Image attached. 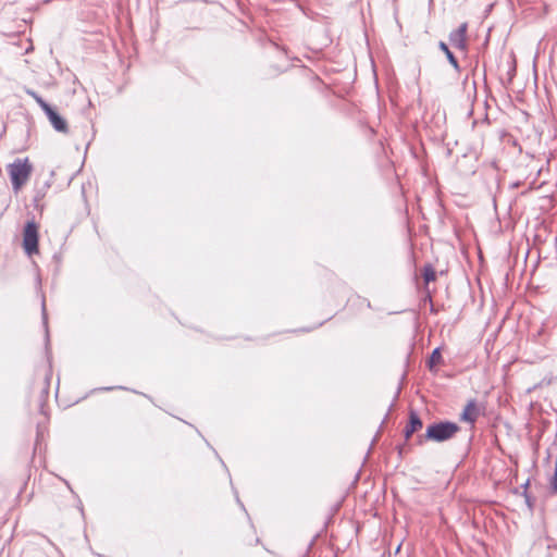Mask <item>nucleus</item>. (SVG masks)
I'll list each match as a JSON object with an SVG mask.
<instances>
[{"mask_svg": "<svg viewBox=\"0 0 557 557\" xmlns=\"http://www.w3.org/2000/svg\"><path fill=\"white\" fill-rule=\"evenodd\" d=\"M444 361H443V357L441 355V349L437 347L435 348L429 360H428V367L430 369V371H434L435 367L442 364Z\"/></svg>", "mask_w": 557, "mask_h": 557, "instance_id": "obj_8", "label": "nucleus"}, {"mask_svg": "<svg viewBox=\"0 0 557 557\" xmlns=\"http://www.w3.org/2000/svg\"><path fill=\"white\" fill-rule=\"evenodd\" d=\"M33 166L28 159H16L13 163L8 165V173L11 180L12 187L18 191L29 180Z\"/></svg>", "mask_w": 557, "mask_h": 557, "instance_id": "obj_2", "label": "nucleus"}, {"mask_svg": "<svg viewBox=\"0 0 557 557\" xmlns=\"http://www.w3.org/2000/svg\"><path fill=\"white\" fill-rule=\"evenodd\" d=\"M423 278H424L425 283H430V282L435 281L436 274H435V270L433 269L432 265L424 267V269H423Z\"/></svg>", "mask_w": 557, "mask_h": 557, "instance_id": "obj_10", "label": "nucleus"}, {"mask_svg": "<svg viewBox=\"0 0 557 557\" xmlns=\"http://www.w3.org/2000/svg\"><path fill=\"white\" fill-rule=\"evenodd\" d=\"M466 34H467V24L463 23L457 29L453 30L449 34L450 44L457 49L465 50L467 48Z\"/></svg>", "mask_w": 557, "mask_h": 557, "instance_id": "obj_5", "label": "nucleus"}, {"mask_svg": "<svg viewBox=\"0 0 557 557\" xmlns=\"http://www.w3.org/2000/svg\"><path fill=\"white\" fill-rule=\"evenodd\" d=\"M460 431V426L451 421L432 423L426 428L425 440L433 442H445L453 438Z\"/></svg>", "mask_w": 557, "mask_h": 557, "instance_id": "obj_3", "label": "nucleus"}, {"mask_svg": "<svg viewBox=\"0 0 557 557\" xmlns=\"http://www.w3.org/2000/svg\"><path fill=\"white\" fill-rule=\"evenodd\" d=\"M423 423L418 413L413 410L409 412V422L405 428V437L408 440L411 435L422 429Z\"/></svg>", "mask_w": 557, "mask_h": 557, "instance_id": "obj_6", "label": "nucleus"}, {"mask_svg": "<svg viewBox=\"0 0 557 557\" xmlns=\"http://www.w3.org/2000/svg\"><path fill=\"white\" fill-rule=\"evenodd\" d=\"M23 247L28 256L38 252V226L35 221H28L24 227Z\"/></svg>", "mask_w": 557, "mask_h": 557, "instance_id": "obj_4", "label": "nucleus"}, {"mask_svg": "<svg viewBox=\"0 0 557 557\" xmlns=\"http://www.w3.org/2000/svg\"><path fill=\"white\" fill-rule=\"evenodd\" d=\"M479 417V408L474 400H470L461 413V420L473 424Z\"/></svg>", "mask_w": 557, "mask_h": 557, "instance_id": "obj_7", "label": "nucleus"}, {"mask_svg": "<svg viewBox=\"0 0 557 557\" xmlns=\"http://www.w3.org/2000/svg\"><path fill=\"white\" fill-rule=\"evenodd\" d=\"M438 48L446 54L448 62L454 66V69L459 70V63L454 53L449 50L448 46L444 41H440Z\"/></svg>", "mask_w": 557, "mask_h": 557, "instance_id": "obj_9", "label": "nucleus"}, {"mask_svg": "<svg viewBox=\"0 0 557 557\" xmlns=\"http://www.w3.org/2000/svg\"><path fill=\"white\" fill-rule=\"evenodd\" d=\"M529 486V481H527V483L524 484V488H527Z\"/></svg>", "mask_w": 557, "mask_h": 557, "instance_id": "obj_13", "label": "nucleus"}, {"mask_svg": "<svg viewBox=\"0 0 557 557\" xmlns=\"http://www.w3.org/2000/svg\"><path fill=\"white\" fill-rule=\"evenodd\" d=\"M41 311H42V321H44L45 326L47 327V325H48V317H47L45 299H42Z\"/></svg>", "mask_w": 557, "mask_h": 557, "instance_id": "obj_11", "label": "nucleus"}, {"mask_svg": "<svg viewBox=\"0 0 557 557\" xmlns=\"http://www.w3.org/2000/svg\"><path fill=\"white\" fill-rule=\"evenodd\" d=\"M26 94L29 95L41 108L54 131L61 134H69V125L66 120L61 116L54 108L46 102L36 91L27 89Z\"/></svg>", "mask_w": 557, "mask_h": 557, "instance_id": "obj_1", "label": "nucleus"}, {"mask_svg": "<svg viewBox=\"0 0 557 557\" xmlns=\"http://www.w3.org/2000/svg\"><path fill=\"white\" fill-rule=\"evenodd\" d=\"M524 497H525V503H527L528 507L531 509L533 507V504H532L531 497L529 496V494L527 492H524Z\"/></svg>", "mask_w": 557, "mask_h": 557, "instance_id": "obj_12", "label": "nucleus"}]
</instances>
